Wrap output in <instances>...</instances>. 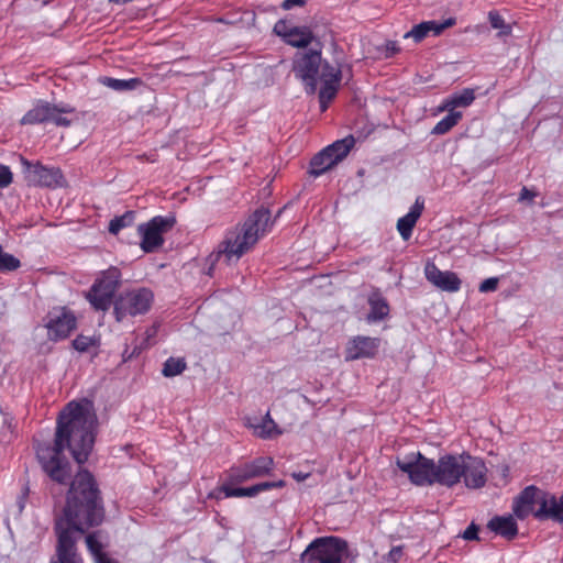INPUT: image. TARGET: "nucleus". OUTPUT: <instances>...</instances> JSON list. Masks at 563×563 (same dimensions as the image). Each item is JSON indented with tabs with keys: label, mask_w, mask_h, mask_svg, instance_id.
Returning a JSON list of instances; mask_svg holds the SVG:
<instances>
[{
	"label": "nucleus",
	"mask_w": 563,
	"mask_h": 563,
	"mask_svg": "<svg viewBox=\"0 0 563 563\" xmlns=\"http://www.w3.org/2000/svg\"><path fill=\"white\" fill-rule=\"evenodd\" d=\"M95 415L79 401H70L59 412L53 443L36 448V457L47 477L59 485H68L62 514L55 518L57 562L85 563L78 552L80 534L100 526L104 520L103 500L93 476L73 470L64 454L68 449L78 465L87 462L95 444Z\"/></svg>",
	"instance_id": "obj_1"
},
{
	"label": "nucleus",
	"mask_w": 563,
	"mask_h": 563,
	"mask_svg": "<svg viewBox=\"0 0 563 563\" xmlns=\"http://www.w3.org/2000/svg\"><path fill=\"white\" fill-rule=\"evenodd\" d=\"M379 347V340L376 338L357 335L351 339L345 347V361L360 358H372Z\"/></svg>",
	"instance_id": "obj_17"
},
{
	"label": "nucleus",
	"mask_w": 563,
	"mask_h": 563,
	"mask_svg": "<svg viewBox=\"0 0 563 563\" xmlns=\"http://www.w3.org/2000/svg\"><path fill=\"white\" fill-rule=\"evenodd\" d=\"M355 140L352 135H349L342 140H338L332 144L324 147L327 153L331 155V158L338 164L340 161L345 158L350 151L353 148Z\"/></svg>",
	"instance_id": "obj_27"
},
{
	"label": "nucleus",
	"mask_w": 563,
	"mask_h": 563,
	"mask_svg": "<svg viewBox=\"0 0 563 563\" xmlns=\"http://www.w3.org/2000/svg\"><path fill=\"white\" fill-rule=\"evenodd\" d=\"M121 272L117 267H110L102 272L92 284L91 288L86 295L87 300L90 302L95 310L106 311L113 303L114 294L120 286Z\"/></svg>",
	"instance_id": "obj_7"
},
{
	"label": "nucleus",
	"mask_w": 563,
	"mask_h": 563,
	"mask_svg": "<svg viewBox=\"0 0 563 563\" xmlns=\"http://www.w3.org/2000/svg\"><path fill=\"white\" fill-rule=\"evenodd\" d=\"M13 180L10 168L5 165L0 164V188H5L11 185Z\"/></svg>",
	"instance_id": "obj_40"
},
{
	"label": "nucleus",
	"mask_w": 563,
	"mask_h": 563,
	"mask_svg": "<svg viewBox=\"0 0 563 563\" xmlns=\"http://www.w3.org/2000/svg\"><path fill=\"white\" fill-rule=\"evenodd\" d=\"M462 479L467 488L478 489L487 482V467L483 459L465 453Z\"/></svg>",
	"instance_id": "obj_14"
},
{
	"label": "nucleus",
	"mask_w": 563,
	"mask_h": 563,
	"mask_svg": "<svg viewBox=\"0 0 563 563\" xmlns=\"http://www.w3.org/2000/svg\"><path fill=\"white\" fill-rule=\"evenodd\" d=\"M400 52V47L396 41H387L385 44V56L393 57Z\"/></svg>",
	"instance_id": "obj_42"
},
{
	"label": "nucleus",
	"mask_w": 563,
	"mask_h": 563,
	"mask_svg": "<svg viewBox=\"0 0 563 563\" xmlns=\"http://www.w3.org/2000/svg\"><path fill=\"white\" fill-rule=\"evenodd\" d=\"M306 4V0H284L282 8L284 10H290L295 7H303Z\"/></svg>",
	"instance_id": "obj_43"
},
{
	"label": "nucleus",
	"mask_w": 563,
	"mask_h": 563,
	"mask_svg": "<svg viewBox=\"0 0 563 563\" xmlns=\"http://www.w3.org/2000/svg\"><path fill=\"white\" fill-rule=\"evenodd\" d=\"M318 78L322 82L341 84L342 70L340 67L330 64L328 60L321 59Z\"/></svg>",
	"instance_id": "obj_30"
},
{
	"label": "nucleus",
	"mask_w": 563,
	"mask_h": 563,
	"mask_svg": "<svg viewBox=\"0 0 563 563\" xmlns=\"http://www.w3.org/2000/svg\"><path fill=\"white\" fill-rule=\"evenodd\" d=\"M465 453L444 454L435 462L421 452H411L396 459L397 467L408 475L416 486H441L452 488L462 481Z\"/></svg>",
	"instance_id": "obj_2"
},
{
	"label": "nucleus",
	"mask_w": 563,
	"mask_h": 563,
	"mask_svg": "<svg viewBox=\"0 0 563 563\" xmlns=\"http://www.w3.org/2000/svg\"><path fill=\"white\" fill-rule=\"evenodd\" d=\"M135 211H125L122 216L114 217L109 223V232L118 234L122 229L131 227L135 220Z\"/></svg>",
	"instance_id": "obj_32"
},
{
	"label": "nucleus",
	"mask_w": 563,
	"mask_h": 563,
	"mask_svg": "<svg viewBox=\"0 0 563 563\" xmlns=\"http://www.w3.org/2000/svg\"><path fill=\"white\" fill-rule=\"evenodd\" d=\"M21 266L19 258L12 254L0 251V273L13 272Z\"/></svg>",
	"instance_id": "obj_37"
},
{
	"label": "nucleus",
	"mask_w": 563,
	"mask_h": 563,
	"mask_svg": "<svg viewBox=\"0 0 563 563\" xmlns=\"http://www.w3.org/2000/svg\"><path fill=\"white\" fill-rule=\"evenodd\" d=\"M401 556H402V548L401 547H394L388 553L389 560L394 563H397Z\"/></svg>",
	"instance_id": "obj_44"
},
{
	"label": "nucleus",
	"mask_w": 563,
	"mask_h": 563,
	"mask_svg": "<svg viewBox=\"0 0 563 563\" xmlns=\"http://www.w3.org/2000/svg\"><path fill=\"white\" fill-rule=\"evenodd\" d=\"M272 224L271 211L262 207L250 214L242 224L227 230L223 240L207 258L210 264L207 274L212 277L214 266L220 261L227 265L236 263L254 247L261 238L269 232Z\"/></svg>",
	"instance_id": "obj_3"
},
{
	"label": "nucleus",
	"mask_w": 563,
	"mask_h": 563,
	"mask_svg": "<svg viewBox=\"0 0 563 563\" xmlns=\"http://www.w3.org/2000/svg\"><path fill=\"white\" fill-rule=\"evenodd\" d=\"M336 163L333 158H331V155L327 153V151L323 148L318 154H316L311 161H310V170L309 173L318 177L325 173L327 170L331 169Z\"/></svg>",
	"instance_id": "obj_28"
},
{
	"label": "nucleus",
	"mask_w": 563,
	"mask_h": 563,
	"mask_svg": "<svg viewBox=\"0 0 563 563\" xmlns=\"http://www.w3.org/2000/svg\"><path fill=\"white\" fill-rule=\"evenodd\" d=\"M85 542L95 563H115L104 552V548L109 544V537L106 532L101 530L89 532L85 538Z\"/></svg>",
	"instance_id": "obj_20"
},
{
	"label": "nucleus",
	"mask_w": 563,
	"mask_h": 563,
	"mask_svg": "<svg viewBox=\"0 0 563 563\" xmlns=\"http://www.w3.org/2000/svg\"><path fill=\"white\" fill-rule=\"evenodd\" d=\"M475 99L473 89L465 88L461 92L445 98L439 107L440 111H454L459 107H468Z\"/></svg>",
	"instance_id": "obj_26"
},
{
	"label": "nucleus",
	"mask_w": 563,
	"mask_h": 563,
	"mask_svg": "<svg viewBox=\"0 0 563 563\" xmlns=\"http://www.w3.org/2000/svg\"><path fill=\"white\" fill-rule=\"evenodd\" d=\"M49 340L59 341L69 336L77 327L74 312L66 307L55 308L47 314L45 324Z\"/></svg>",
	"instance_id": "obj_13"
},
{
	"label": "nucleus",
	"mask_w": 563,
	"mask_h": 563,
	"mask_svg": "<svg viewBox=\"0 0 563 563\" xmlns=\"http://www.w3.org/2000/svg\"><path fill=\"white\" fill-rule=\"evenodd\" d=\"M96 344V341L91 336L79 334L73 341V346L78 352H87L91 346Z\"/></svg>",
	"instance_id": "obj_38"
},
{
	"label": "nucleus",
	"mask_w": 563,
	"mask_h": 563,
	"mask_svg": "<svg viewBox=\"0 0 563 563\" xmlns=\"http://www.w3.org/2000/svg\"><path fill=\"white\" fill-rule=\"evenodd\" d=\"M347 542L339 537L314 539L300 556V563H343Z\"/></svg>",
	"instance_id": "obj_6"
},
{
	"label": "nucleus",
	"mask_w": 563,
	"mask_h": 563,
	"mask_svg": "<svg viewBox=\"0 0 563 563\" xmlns=\"http://www.w3.org/2000/svg\"><path fill=\"white\" fill-rule=\"evenodd\" d=\"M176 224L173 216H156L150 221L139 225L137 231L142 236L141 249L145 253H152L161 247L165 240L164 234L170 231Z\"/></svg>",
	"instance_id": "obj_11"
},
{
	"label": "nucleus",
	"mask_w": 563,
	"mask_h": 563,
	"mask_svg": "<svg viewBox=\"0 0 563 563\" xmlns=\"http://www.w3.org/2000/svg\"><path fill=\"white\" fill-rule=\"evenodd\" d=\"M544 492L538 487L530 485L527 486L518 497H516L512 506L514 514L519 519L527 518L533 511V505H540V498Z\"/></svg>",
	"instance_id": "obj_19"
},
{
	"label": "nucleus",
	"mask_w": 563,
	"mask_h": 563,
	"mask_svg": "<svg viewBox=\"0 0 563 563\" xmlns=\"http://www.w3.org/2000/svg\"><path fill=\"white\" fill-rule=\"evenodd\" d=\"M154 301V294L150 288L139 287L122 291L113 301V314L118 322L128 317L145 314Z\"/></svg>",
	"instance_id": "obj_5"
},
{
	"label": "nucleus",
	"mask_w": 563,
	"mask_h": 563,
	"mask_svg": "<svg viewBox=\"0 0 563 563\" xmlns=\"http://www.w3.org/2000/svg\"><path fill=\"white\" fill-rule=\"evenodd\" d=\"M424 210V199L419 196L416 198L415 203L411 206L409 212L397 221V230L404 241H408L413 228Z\"/></svg>",
	"instance_id": "obj_23"
},
{
	"label": "nucleus",
	"mask_w": 563,
	"mask_h": 563,
	"mask_svg": "<svg viewBox=\"0 0 563 563\" xmlns=\"http://www.w3.org/2000/svg\"><path fill=\"white\" fill-rule=\"evenodd\" d=\"M462 119V113L459 111H449L448 115L441 119L432 129L431 133L434 135H443L453 129Z\"/></svg>",
	"instance_id": "obj_31"
},
{
	"label": "nucleus",
	"mask_w": 563,
	"mask_h": 563,
	"mask_svg": "<svg viewBox=\"0 0 563 563\" xmlns=\"http://www.w3.org/2000/svg\"><path fill=\"white\" fill-rule=\"evenodd\" d=\"M274 31L282 36L288 45L297 48H306L314 40V35L309 27H288L285 21H278L274 26Z\"/></svg>",
	"instance_id": "obj_15"
},
{
	"label": "nucleus",
	"mask_w": 563,
	"mask_h": 563,
	"mask_svg": "<svg viewBox=\"0 0 563 563\" xmlns=\"http://www.w3.org/2000/svg\"><path fill=\"white\" fill-rule=\"evenodd\" d=\"M340 84L322 82V87L319 91L320 109L324 112L329 103L335 98L339 91Z\"/></svg>",
	"instance_id": "obj_33"
},
{
	"label": "nucleus",
	"mask_w": 563,
	"mask_h": 563,
	"mask_svg": "<svg viewBox=\"0 0 563 563\" xmlns=\"http://www.w3.org/2000/svg\"><path fill=\"white\" fill-rule=\"evenodd\" d=\"M285 486L284 481L263 482L251 487H232L231 485H221L220 490L227 498L254 497L257 494L273 488H282Z\"/></svg>",
	"instance_id": "obj_22"
},
{
	"label": "nucleus",
	"mask_w": 563,
	"mask_h": 563,
	"mask_svg": "<svg viewBox=\"0 0 563 563\" xmlns=\"http://www.w3.org/2000/svg\"><path fill=\"white\" fill-rule=\"evenodd\" d=\"M369 312L366 317L368 323L378 322L388 317L390 308L380 292L374 291L368 296Z\"/></svg>",
	"instance_id": "obj_25"
},
{
	"label": "nucleus",
	"mask_w": 563,
	"mask_h": 563,
	"mask_svg": "<svg viewBox=\"0 0 563 563\" xmlns=\"http://www.w3.org/2000/svg\"><path fill=\"white\" fill-rule=\"evenodd\" d=\"M187 368V364L181 357H168L164 364L162 374L165 377H174L180 375Z\"/></svg>",
	"instance_id": "obj_34"
},
{
	"label": "nucleus",
	"mask_w": 563,
	"mask_h": 563,
	"mask_svg": "<svg viewBox=\"0 0 563 563\" xmlns=\"http://www.w3.org/2000/svg\"><path fill=\"white\" fill-rule=\"evenodd\" d=\"M488 20L493 29L499 30L498 35L499 36H508L512 32V27L510 24H507L505 22V19L501 16V14L498 11H489L488 13Z\"/></svg>",
	"instance_id": "obj_36"
},
{
	"label": "nucleus",
	"mask_w": 563,
	"mask_h": 563,
	"mask_svg": "<svg viewBox=\"0 0 563 563\" xmlns=\"http://www.w3.org/2000/svg\"><path fill=\"white\" fill-rule=\"evenodd\" d=\"M145 333H146V339L151 340L152 338H154L156 335L157 327L153 325V327L148 328Z\"/></svg>",
	"instance_id": "obj_47"
},
{
	"label": "nucleus",
	"mask_w": 563,
	"mask_h": 563,
	"mask_svg": "<svg viewBox=\"0 0 563 563\" xmlns=\"http://www.w3.org/2000/svg\"><path fill=\"white\" fill-rule=\"evenodd\" d=\"M539 520L551 519L563 523V495L558 498L555 495L544 493L540 498V507L533 512Z\"/></svg>",
	"instance_id": "obj_18"
},
{
	"label": "nucleus",
	"mask_w": 563,
	"mask_h": 563,
	"mask_svg": "<svg viewBox=\"0 0 563 563\" xmlns=\"http://www.w3.org/2000/svg\"><path fill=\"white\" fill-rule=\"evenodd\" d=\"M321 48L298 52L292 62V71L296 78L302 80L306 90L313 93L317 89L318 75L321 66Z\"/></svg>",
	"instance_id": "obj_10"
},
{
	"label": "nucleus",
	"mask_w": 563,
	"mask_h": 563,
	"mask_svg": "<svg viewBox=\"0 0 563 563\" xmlns=\"http://www.w3.org/2000/svg\"><path fill=\"white\" fill-rule=\"evenodd\" d=\"M274 467V460L269 456H260L251 462L232 466L228 471L227 481L222 485H234L268 475Z\"/></svg>",
	"instance_id": "obj_12"
},
{
	"label": "nucleus",
	"mask_w": 563,
	"mask_h": 563,
	"mask_svg": "<svg viewBox=\"0 0 563 563\" xmlns=\"http://www.w3.org/2000/svg\"><path fill=\"white\" fill-rule=\"evenodd\" d=\"M537 197V194L530 189H528L527 187H522L521 191H520V197H519V200L520 201H523V200H533L534 198Z\"/></svg>",
	"instance_id": "obj_45"
},
{
	"label": "nucleus",
	"mask_w": 563,
	"mask_h": 563,
	"mask_svg": "<svg viewBox=\"0 0 563 563\" xmlns=\"http://www.w3.org/2000/svg\"><path fill=\"white\" fill-rule=\"evenodd\" d=\"M424 275L428 282L443 291L456 292L461 289L459 276L454 272L441 271L434 263H427Z\"/></svg>",
	"instance_id": "obj_16"
},
{
	"label": "nucleus",
	"mask_w": 563,
	"mask_h": 563,
	"mask_svg": "<svg viewBox=\"0 0 563 563\" xmlns=\"http://www.w3.org/2000/svg\"><path fill=\"white\" fill-rule=\"evenodd\" d=\"M272 224L271 211L262 207L250 214L242 224L227 230L223 240L207 258L210 264L207 274L212 277L214 266L220 261L227 265L236 263L254 247L261 238L269 232Z\"/></svg>",
	"instance_id": "obj_4"
},
{
	"label": "nucleus",
	"mask_w": 563,
	"mask_h": 563,
	"mask_svg": "<svg viewBox=\"0 0 563 563\" xmlns=\"http://www.w3.org/2000/svg\"><path fill=\"white\" fill-rule=\"evenodd\" d=\"M479 527L475 522H471L462 533V538L466 541H479Z\"/></svg>",
	"instance_id": "obj_39"
},
{
	"label": "nucleus",
	"mask_w": 563,
	"mask_h": 563,
	"mask_svg": "<svg viewBox=\"0 0 563 563\" xmlns=\"http://www.w3.org/2000/svg\"><path fill=\"white\" fill-rule=\"evenodd\" d=\"M21 164L27 185L45 188H60L66 184L63 172L56 166H46L41 162H30L21 157Z\"/></svg>",
	"instance_id": "obj_8"
},
{
	"label": "nucleus",
	"mask_w": 563,
	"mask_h": 563,
	"mask_svg": "<svg viewBox=\"0 0 563 563\" xmlns=\"http://www.w3.org/2000/svg\"><path fill=\"white\" fill-rule=\"evenodd\" d=\"M455 24L454 18H449L444 22L439 23L437 21H424L417 25H415L410 31H408L404 37L405 38H413L416 43L423 41L430 33L434 36L440 35L445 29L451 27Z\"/></svg>",
	"instance_id": "obj_21"
},
{
	"label": "nucleus",
	"mask_w": 563,
	"mask_h": 563,
	"mask_svg": "<svg viewBox=\"0 0 563 563\" xmlns=\"http://www.w3.org/2000/svg\"><path fill=\"white\" fill-rule=\"evenodd\" d=\"M487 528L507 540L518 536V525L511 516H495L488 521Z\"/></svg>",
	"instance_id": "obj_24"
},
{
	"label": "nucleus",
	"mask_w": 563,
	"mask_h": 563,
	"mask_svg": "<svg viewBox=\"0 0 563 563\" xmlns=\"http://www.w3.org/2000/svg\"><path fill=\"white\" fill-rule=\"evenodd\" d=\"M251 427L253 428L254 434L261 439H271L280 433L269 413H266L260 423L251 424Z\"/></svg>",
	"instance_id": "obj_29"
},
{
	"label": "nucleus",
	"mask_w": 563,
	"mask_h": 563,
	"mask_svg": "<svg viewBox=\"0 0 563 563\" xmlns=\"http://www.w3.org/2000/svg\"><path fill=\"white\" fill-rule=\"evenodd\" d=\"M291 476L297 482H303L305 479H307L310 476V473L298 471V472H292Z\"/></svg>",
	"instance_id": "obj_46"
},
{
	"label": "nucleus",
	"mask_w": 563,
	"mask_h": 563,
	"mask_svg": "<svg viewBox=\"0 0 563 563\" xmlns=\"http://www.w3.org/2000/svg\"><path fill=\"white\" fill-rule=\"evenodd\" d=\"M109 88L117 91L133 90L142 84L140 78L117 79L107 77L103 81Z\"/></svg>",
	"instance_id": "obj_35"
},
{
	"label": "nucleus",
	"mask_w": 563,
	"mask_h": 563,
	"mask_svg": "<svg viewBox=\"0 0 563 563\" xmlns=\"http://www.w3.org/2000/svg\"><path fill=\"white\" fill-rule=\"evenodd\" d=\"M75 108L67 103L51 104L47 101H38L21 119L22 124H40L53 122L57 126H69L70 120L63 114L74 113Z\"/></svg>",
	"instance_id": "obj_9"
},
{
	"label": "nucleus",
	"mask_w": 563,
	"mask_h": 563,
	"mask_svg": "<svg viewBox=\"0 0 563 563\" xmlns=\"http://www.w3.org/2000/svg\"><path fill=\"white\" fill-rule=\"evenodd\" d=\"M498 283L499 279L497 277L487 278L479 284L478 290L481 292L495 291L498 288Z\"/></svg>",
	"instance_id": "obj_41"
}]
</instances>
